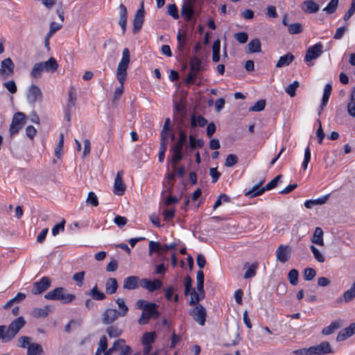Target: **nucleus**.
<instances>
[{"label": "nucleus", "mask_w": 355, "mask_h": 355, "mask_svg": "<svg viewBox=\"0 0 355 355\" xmlns=\"http://www.w3.org/2000/svg\"><path fill=\"white\" fill-rule=\"evenodd\" d=\"M298 277H299V273L296 269L291 270L288 275V278L289 279L290 283L294 286L297 284Z\"/></svg>", "instance_id": "obj_49"}, {"label": "nucleus", "mask_w": 355, "mask_h": 355, "mask_svg": "<svg viewBox=\"0 0 355 355\" xmlns=\"http://www.w3.org/2000/svg\"><path fill=\"white\" fill-rule=\"evenodd\" d=\"M118 288V283L115 278H109L105 284V291L107 294H114Z\"/></svg>", "instance_id": "obj_30"}, {"label": "nucleus", "mask_w": 355, "mask_h": 355, "mask_svg": "<svg viewBox=\"0 0 355 355\" xmlns=\"http://www.w3.org/2000/svg\"><path fill=\"white\" fill-rule=\"evenodd\" d=\"M189 314L193 317L200 325L203 326L205 322L207 311L205 307L198 304L196 306L189 311Z\"/></svg>", "instance_id": "obj_5"}, {"label": "nucleus", "mask_w": 355, "mask_h": 355, "mask_svg": "<svg viewBox=\"0 0 355 355\" xmlns=\"http://www.w3.org/2000/svg\"><path fill=\"white\" fill-rule=\"evenodd\" d=\"M45 71L53 72L57 70L58 64L53 58H49L46 62H42Z\"/></svg>", "instance_id": "obj_37"}, {"label": "nucleus", "mask_w": 355, "mask_h": 355, "mask_svg": "<svg viewBox=\"0 0 355 355\" xmlns=\"http://www.w3.org/2000/svg\"><path fill=\"white\" fill-rule=\"evenodd\" d=\"M150 318H151V316L149 315V312L146 311V308L145 310L143 311V313L139 319L138 322L141 325L146 324L148 322Z\"/></svg>", "instance_id": "obj_64"}, {"label": "nucleus", "mask_w": 355, "mask_h": 355, "mask_svg": "<svg viewBox=\"0 0 355 355\" xmlns=\"http://www.w3.org/2000/svg\"><path fill=\"white\" fill-rule=\"evenodd\" d=\"M167 14L175 19H178L179 18L178 10L175 4L172 3L168 5Z\"/></svg>", "instance_id": "obj_52"}, {"label": "nucleus", "mask_w": 355, "mask_h": 355, "mask_svg": "<svg viewBox=\"0 0 355 355\" xmlns=\"http://www.w3.org/2000/svg\"><path fill=\"white\" fill-rule=\"evenodd\" d=\"M65 220L62 219V221L55 225L51 230L53 236H57L60 232H62L64 230Z\"/></svg>", "instance_id": "obj_55"}, {"label": "nucleus", "mask_w": 355, "mask_h": 355, "mask_svg": "<svg viewBox=\"0 0 355 355\" xmlns=\"http://www.w3.org/2000/svg\"><path fill=\"white\" fill-rule=\"evenodd\" d=\"M44 297L51 300H60L64 304H67L75 299V295L67 293L64 288L58 287L46 293Z\"/></svg>", "instance_id": "obj_3"}, {"label": "nucleus", "mask_w": 355, "mask_h": 355, "mask_svg": "<svg viewBox=\"0 0 355 355\" xmlns=\"http://www.w3.org/2000/svg\"><path fill=\"white\" fill-rule=\"evenodd\" d=\"M145 10L144 3L140 5V8L137 10L133 19V33L136 34L140 31L144 21Z\"/></svg>", "instance_id": "obj_7"}, {"label": "nucleus", "mask_w": 355, "mask_h": 355, "mask_svg": "<svg viewBox=\"0 0 355 355\" xmlns=\"http://www.w3.org/2000/svg\"><path fill=\"white\" fill-rule=\"evenodd\" d=\"M311 160V150H310V148L309 146H307L304 150V161L302 162V167L304 170H306L307 168V166H308V164H309V162H310Z\"/></svg>", "instance_id": "obj_60"}, {"label": "nucleus", "mask_w": 355, "mask_h": 355, "mask_svg": "<svg viewBox=\"0 0 355 355\" xmlns=\"http://www.w3.org/2000/svg\"><path fill=\"white\" fill-rule=\"evenodd\" d=\"M295 59V56L291 53H288L287 54L282 55L279 58V60L276 63L277 68H281L285 66H288Z\"/></svg>", "instance_id": "obj_23"}, {"label": "nucleus", "mask_w": 355, "mask_h": 355, "mask_svg": "<svg viewBox=\"0 0 355 355\" xmlns=\"http://www.w3.org/2000/svg\"><path fill=\"white\" fill-rule=\"evenodd\" d=\"M331 345L329 342L324 341L318 345L309 347V354L324 355L334 353Z\"/></svg>", "instance_id": "obj_10"}, {"label": "nucleus", "mask_w": 355, "mask_h": 355, "mask_svg": "<svg viewBox=\"0 0 355 355\" xmlns=\"http://www.w3.org/2000/svg\"><path fill=\"white\" fill-rule=\"evenodd\" d=\"M322 53L323 45L320 42H318L307 49L304 60L306 62H310L311 60L319 58Z\"/></svg>", "instance_id": "obj_9"}, {"label": "nucleus", "mask_w": 355, "mask_h": 355, "mask_svg": "<svg viewBox=\"0 0 355 355\" xmlns=\"http://www.w3.org/2000/svg\"><path fill=\"white\" fill-rule=\"evenodd\" d=\"M355 298V282L352 284L351 288L347 290L342 297L337 299L336 302L341 304L343 302H349Z\"/></svg>", "instance_id": "obj_19"}, {"label": "nucleus", "mask_w": 355, "mask_h": 355, "mask_svg": "<svg viewBox=\"0 0 355 355\" xmlns=\"http://www.w3.org/2000/svg\"><path fill=\"white\" fill-rule=\"evenodd\" d=\"M119 24L121 27L122 33H125L127 28L128 11L126 7L123 3L119 5Z\"/></svg>", "instance_id": "obj_18"}, {"label": "nucleus", "mask_w": 355, "mask_h": 355, "mask_svg": "<svg viewBox=\"0 0 355 355\" xmlns=\"http://www.w3.org/2000/svg\"><path fill=\"white\" fill-rule=\"evenodd\" d=\"M247 53H254L261 52V42L259 39L255 38L252 40L247 45Z\"/></svg>", "instance_id": "obj_24"}, {"label": "nucleus", "mask_w": 355, "mask_h": 355, "mask_svg": "<svg viewBox=\"0 0 355 355\" xmlns=\"http://www.w3.org/2000/svg\"><path fill=\"white\" fill-rule=\"evenodd\" d=\"M323 230L321 227H317L315 229V231L313 232V234L312 235L311 238V241L316 244L318 245L323 246L324 245V239H323Z\"/></svg>", "instance_id": "obj_21"}, {"label": "nucleus", "mask_w": 355, "mask_h": 355, "mask_svg": "<svg viewBox=\"0 0 355 355\" xmlns=\"http://www.w3.org/2000/svg\"><path fill=\"white\" fill-rule=\"evenodd\" d=\"M26 321L23 317H19L12 321L8 328L6 326H0V339L3 342H8L13 338L21 329L24 327Z\"/></svg>", "instance_id": "obj_2"}, {"label": "nucleus", "mask_w": 355, "mask_h": 355, "mask_svg": "<svg viewBox=\"0 0 355 355\" xmlns=\"http://www.w3.org/2000/svg\"><path fill=\"white\" fill-rule=\"evenodd\" d=\"M27 101L29 103H35L37 101H41L42 98V92L40 87L37 85H32L27 92Z\"/></svg>", "instance_id": "obj_12"}, {"label": "nucleus", "mask_w": 355, "mask_h": 355, "mask_svg": "<svg viewBox=\"0 0 355 355\" xmlns=\"http://www.w3.org/2000/svg\"><path fill=\"white\" fill-rule=\"evenodd\" d=\"M63 144H64V135L63 134L60 135V140L59 142L55 149V156L60 159L61 157L62 150H63Z\"/></svg>", "instance_id": "obj_47"}, {"label": "nucleus", "mask_w": 355, "mask_h": 355, "mask_svg": "<svg viewBox=\"0 0 355 355\" xmlns=\"http://www.w3.org/2000/svg\"><path fill=\"white\" fill-rule=\"evenodd\" d=\"M203 297H202V293H197L196 291H195V289H193L191 292V299H190L189 304L190 305L198 304V302L200 300H201Z\"/></svg>", "instance_id": "obj_51"}, {"label": "nucleus", "mask_w": 355, "mask_h": 355, "mask_svg": "<svg viewBox=\"0 0 355 355\" xmlns=\"http://www.w3.org/2000/svg\"><path fill=\"white\" fill-rule=\"evenodd\" d=\"M187 133L184 131L181 130L179 132V138H178V141H176V143L175 144H173L171 148L182 150L183 146L187 141Z\"/></svg>", "instance_id": "obj_36"}, {"label": "nucleus", "mask_w": 355, "mask_h": 355, "mask_svg": "<svg viewBox=\"0 0 355 355\" xmlns=\"http://www.w3.org/2000/svg\"><path fill=\"white\" fill-rule=\"evenodd\" d=\"M329 195H325L314 200H308L304 202V206L307 209H311L315 205H322L324 204L329 198Z\"/></svg>", "instance_id": "obj_27"}, {"label": "nucleus", "mask_w": 355, "mask_h": 355, "mask_svg": "<svg viewBox=\"0 0 355 355\" xmlns=\"http://www.w3.org/2000/svg\"><path fill=\"white\" fill-rule=\"evenodd\" d=\"M119 343H114L113 345L107 349V337L103 335L100 338V340L98 343V347L97 348L95 355H101L103 352V355H112L114 351H116V345H117Z\"/></svg>", "instance_id": "obj_8"}, {"label": "nucleus", "mask_w": 355, "mask_h": 355, "mask_svg": "<svg viewBox=\"0 0 355 355\" xmlns=\"http://www.w3.org/2000/svg\"><path fill=\"white\" fill-rule=\"evenodd\" d=\"M201 60L197 57H193L189 62L190 72L186 79L187 84H192L195 81L198 73L201 71Z\"/></svg>", "instance_id": "obj_4"}, {"label": "nucleus", "mask_w": 355, "mask_h": 355, "mask_svg": "<svg viewBox=\"0 0 355 355\" xmlns=\"http://www.w3.org/2000/svg\"><path fill=\"white\" fill-rule=\"evenodd\" d=\"M310 249L313 254L314 258L320 263L324 261V257L323 254L317 249L314 245H311Z\"/></svg>", "instance_id": "obj_58"}, {"label": "nucleus", "mask_w": 355, "mask_h": 355, "mask_svg": "<svg viewBox=\"0 0 355 355\" xmlns=\"http://www.w3.org/2000/svg\"><path fill=\"white\" fill-rule=\"evenodd\" d=\"M155 338L156 334L155 332L145 333L142 337V344L150 345L155 341Z\"/></svg>", "instance_id": "obj_46"}, {"label": "nucleus", "mask_w": 355, "mask_h": 355, "mask_svg": "<svg viewBox=\"0 0 355 355\" xmlns=\"http://www.w3.org/2000/svg\"><path fill=\"white\" fill-rule=\"evenodd\" d=\"M122 171H119L114 179V193L118 196H122L126 189V186L122 180Z\"/></svg>", "instance_id": "obj_15"}, {"label": "nucleus", "mask_w": 355, "mask_h": 355, "mask_svg": "<svg viewBox=\"0 0 355 355\" xmlns=\"http://www.w3.org/2000/svg\"><path fill=\"white\" fill-rule=\"evenodd\" d=\"M130 60V51L128 49L125 48L123 50L122 58L118 65L116 77L120 83V86L116 88L114 94L113 101H117L123 94V84L127 77V69Z\"/></svg>", "instance_id": "obj_1"}, {"label": "nucleus", "mask_w": 355, "mask_h": 355, "mask_svg": "<svg viewBox=\"0 0 355 355\" xmlns=\"http://www.w3.org/2000/svg\"><path fill=\"white\" fill-rule=\"evenodd\" d=\"M266 107V101L259 100L254 105L249 108L250 112H260L264 110Z\"/></svg>", "instance_id": "obj_53"}, {"label": "nucleus", "mask_w": 355, "mask_h": 355, "mask_svg": "<svg viewBox=\"0 0 355 355\" xmlns=\"http://www.w3.org/2000/svg\"><path fill=\"white\" fill-rule=\"evenodd\" d=\"M353 335V331L351 330V328L347 327L342 329L338 334L336 340L337 341H343L346 340L347 338L350 337Z\"/></svg>", "instance_id": "obj_40"}, {"label": "nucleus", "mask_w": 355, "mask_h": 355, "mask_svg": "<svg viewBox=\"0 0 355 355\" xmlns=\"http://www.w3.org/2000/svg\"><path fill=\"white\" fill-rule=\"evenodd\" d=\"M288 31L291 35L299 34L302 32V26L300 23L291 24L288 26Z\"/></svg>", "instance_id": "obj_48"}, {"label": "nucleus", "mask_w": 355, "mask_h": 355, "mask_svg": "<svg viewBox=\"0 0 355 355\" xmlns=\"http://www.w3.org/2000/svg\"><path fill=\"white\" fill-rule=\"evenodd\" d=\"M220 41L219 39H217L214 41L212 46V61L214 62H218L220 60Z\"/></svg>", "instance_id": "obj_33"}, {"label": "nucleus", "mask_w": 355, "mask_h": 355, "mask_svg": "<svg viewBox=\"0 0 355 355\" xmlns=\"http://www.w3.org/2000/svg\"><path fill=\"white\" fill-rule=\"evenodd\" d=\"M90 295L95 300H103L106 297L105 294L99 291L96 286L90 290Z\"/></svg>", "instance_id": "obj_42"}, {"label": "nucleus", "mask_w": 355, "mask_h": 355, "mask_svg": "<svg viewBox=\"0 0 355 355\" xmlns=\"http://www.w3.org/2000/svg\"><path fill=\"white\" fill-rule=\"evenodd\" d=\"M173 155L171 156V162L173 169L176 170V164L183 158L182 150L171 148Z\"/></svg>", "instance_id": "obj_29"}, {"label": "nucleus", "mask_w": 355, "mask_h": 355, "mask_svg": "<svg viewBox=\"0 0 355 355\" xmlns=\"http://www.w3.org/2000/svg\"><path fill=\"white\" fill-rule=\"evenodd\" d=\"M342 326L343 322L341 320H336L332 322L329 326L323 328V329L322 330V334L323 335H330Z\"/></svg>", "instance_id": "obj_25"}, {"label": "nucleus", "mask_w": 355, "mask_h": 355, "mask_svg": "<svg viewBox=\"0 0 355 355\" xmlns=\"http://www.w3.org/2000/svg\"><path fill=\"white\" fill-rule=\"evenodd\" d=\"M14 63L9 58L4 59L1 64L0 74L7 78L12 75L14 71Z\"/></svg>", "instance_id": "obj_16"}, {"label": "nucleus", "mask_w": 355, "mask_h": 355, "mask_svg": "<svg viewBox=\"0 0 355 355\" xmlns=\"http://www.w3.org/2000/svg\"><path fill=\"white\" fill-rule=\"evenodd\" d=\"M197 290L199 293H202L204 297V273L201 270L197 272Z\"/></svg>", "instance_id": "obj_38"}, {"label": "nucleus", "mask_w": 355, "mask_h": 355, "mask_svg": "<svg viewBox=\"0 0 355 355\" xmlns=\"http://www.w3.org/2000/svg\"><path fill=\"white\" fill-rule=\"evenodd\" d=\"M26 116L22 112H17L14 114L12 123L9 128V132L11 135L17 134L20 129H21Z\"/></svg>", "instance_id": "obj_6"}, {"label": "nucleus", "mask_w": 355, "mask_h": 355, "mask_svg": "<svg viewBox=\"0 0 355 355\" xmlns=\"http://www.w3.org/2000/svg\"><path fill=\"white\" fill-rule=\"evenodd\" d=\"M119 316L116 309H107L103 314L102 320L104 324H109L114 322Z\"/></svg>", "instance_id": "obj_17"}, {"label": "nucleus", "mask_w": 355, "mask_h": 355, "mask_svg": "<svg viewBox=\"0 0 355 355\" xmlns=\"http://www.w3.org/2000/svg\"><path fill=\"white\" fill-rule=\"evenodd\" d=\"M207 123V120L202 116L192 114L191 116V127L194 128L196 126L204 127Z\"/></svg>", "instance_id": "obj_28"}, {"label": "nucleus", "mask_w": 355, "mask_h": 355, "mask_svg": "<svg viewBox=\"0 0 355 355\" xmlns=\"http://www.w3.org/2000/svg\"><path fill=\"white\" fill-rule=\"evenodd\" d=\"M332 90L331 85L328 83L324 86V94L320 105L321 110L327 105Z\"/></svg>", "instance_id": "obj_34"}, {"label": "nucleus", "mask_w": 355, "mask_h": 355, "mask_svg": "<svg viewBox=\"0 0 355 355\" xmlns=\"http://www.w3.org/2000/svg\"><path fill=\"white\" fill-rule=\"evenodd\" d=\"M195 0H186L181 8V15L187 21H190L194 14L193 6Z\"/></svg>", "instance_id": "obj_13"}, {"label": "nucleus", "mask_w": 355, "mask_h": 355, "mask_svg": "<svg viewBox=\"0 0 355 355\" xmlns=\"http://www.w3.org/2000/svg\"><path fill=\"white\" fill-rule=\"evenodd\" d=\"M50 285V279L46 277H43L39 282L34 283L32 293L35 295L40 294L47 290Z\"/></svg>", "instance_id": "obj_14"}, {"label": "nucleus", "mask_w": 355, "mask_h": 355, "mask_svg": "<svg viewBox=\"0 0 355 355\" xmlns=\"http://www.w3.org/2000/svg\"><path fill=\"white\" fill-rule=\"evenodd\" d=\"M305 8L303 10L309 13H315L319 10V5L313 0H306L303 2Z\"/></svg>", "instance_id": "obj_31"}, {"label": "nucleus", "mask_w": 355, "mask_h": 355, "mask_svg": "<svg viewBox=\"0 0 355 355\" xmlns=\"http://www.w3.org/2000/svg\"><path fill=\"white\" fill-rule=\"evenodd\" d=\"M292 248L288 245H280L276 250L277 260L281 263H286L291 258Z\"/></svg>", "instance_id": "obj_11"}, {"label": "nucleus", "mask_w": 355, "mask_h": 355, "mask_svg": "<svg viewBox=\"0 0 355 355\" xmlns=\"http://www.w3.org/2000/svg\"><path fill=\"white\" fill-rule=\"evenodd\" d=\"M42 62L36 63L31 72V75L34 78H39L41 77L42 73L44 71H45L44 67L43 66Z\"/></svg>", "instance_id": "obj_35"}, {"label": "nucleus", "mask_w": 355, "mask_h": 355, "mask_svg": "<svg viewBox=\"0 0 355 355\" xmlns=\"http://www.w3.org/2000/svg\"><path fill=\"white\" fill-rule=\"evenodd\" d=\"M50 311V307L49 306H46L44 308H35L33 309L31 312V315L34 318H46Z\"/></svg>", "instance_id": "obj_32"}, {"label": "nucleus", "mask_w": 355, "mask_h": 355, "mask_svg": "<svg viewBox=\"0 0 355 355\" xmlns=\"http://www.w3.org/2000/svg\"><path fill=\"white\" fill-rule=\"evenodd\" d=\"M311 160V150H310V148L309 146H307L304 150V161L302 162V167L304 170H306L307 168V166H308V164H309V162H310Z\"/></svg>", "instance_id": "obj_61"}, {"label": "nucleus", "mask_w": 355, "mask_h": 355, "mask_svg": "<svg viewBox=\"0 0 355 355\" xmlns=\"http://www.w3.org/2000/svg\"><path fill=\"white\" fill-rule=\"evenodd\" d=\"M178 40V48L180 50H182L186 43V35L184 34L178 32L177 35Z\"/></svg>", "instance_id": "obj_63"}, {"label": "nucleus", "mask_w": 355, "mask_h": 355, "mask_svg": "<svg viewBox=\"0 0 355 355\" xmlns=\"http://www.w3.org/2000/svg\"><path fill=\"white\" fill-rule=\"evenodd\" d=\"M234 38L241 44H245L248 42V35L245 32L237 33L234 35Z\"/></svg>", "instance_id": "obj_62"}, {"label": "nucleus", "mask_w": 355, "mask_h": 355, "mask_svg": "<svg viewBox=\"0 0 355 355\" xmlns=\"http://www.w3.org/2000/svg\"><path fill=\"white\" fill-rule=\"evenodd\" d=\"M316 275V272L313 268H306L304 270L303 277L306 281L312 280Z\"/></svg>", "instance_id": "obj_54"}, {"label": "nucleus", "mask_w": 355, "mask_h": 355, "mask_svg": "<svg viewBox=\"0 0 355 355\" xmlns=\"http://www.w3.org/2000/svg\"><path fill=\"white\" fill-rule=\"evenodd\" d=\"M153 252H162V245L158 242L150 241L149 242V253L151 254Z\"/></svg>", "instance_id": "obj_59"}, {"label": "nucleus", "mask_w": 355, "mask_h": 355, "mask_svg": "<svg viewBox=\"0 0 355 355\" xmlns=\"http://www.w3.org/2000/svg\"><path fill=\"white\" fill-rule=\"evenodd\" d=\"M162 284L159 279H155L153 282L147 279H143L141 281V286L149 291L153 292L161 288Z\"/></svg>", "instance_id": "obj_20"}, {"label": "nucleus", "mask_w": 355, "mask_h": 355, "mask_svg": "<svg viewBox=\"0 0 355 355\" xmlns=\"http://www.w3.org/2000/svg\"><path fill=\"white\" fill-rule=\"evenodd\" d=\"M158 305L155 303H150L147 305L146 311L149 312V315L151 318L156 319L159 316V312L157 311Z\"/></svg>", "instance_id": "obj_43"}, {"label": "nucleus", "mask_w": 355, "mask_h": 355, "mask_svg": "<svg viewBox=\"0 0 355 355\" xmlns=\"http://www.w3.org/2000/svg\"><path fill=\"white\" fill-rule=\"evenodd\" d=\"M263 181L260 182L258 184L254 186L252 189L246 191L245 196L253 198L261 195L262 193H259V192H261L260 190L261 188H260V186L263 184Z\"/></svg>", "instance_id": "obj_44"}, {"label": "nucleus", "mask_w": 355, "mask_h": 355, "mask_svg": "<svg viewBox=\"0 0 355 355\" xmlns=\"http://www.w3.org/2000/svg\"><path fill=\"white\" fill-rule=\"evenodd\" d=\"M106 331L110 337L116 338L119 337L122 334V329L116 326H110L107 328Z\"/></svg>", "instance_id": "obj_45"}, {"label": "nucleus", "mask_w": 355, "mask_h": 355, "mask_svg": "<svg viewBox=\"0 0 355 355\" xmlns=\"http://www.w3.org/2000/svg\"><path fill=\"white\" fill-rule=\"evenodd\" d=\"M44 352L42 346L37 343H33L27 347L28 355H42Z\"/></svg>", "instance_id": "obj_26"}, {"label": "nucleus", "mask_w": 355, "mask_h": 355, "mask_svg": "<svg viewBox=\"0 0 355 355\" xmlns=\"http://www.w3.org/2000/svg\"><path fill=\"white\" fill-rule=\"evenodd\" d=\"M116 302L118 304L119 311H117V312L119 313V316H125L128 311V307L125 305L123 299L118 298L116 300Z\"/></svg>", "instance_id": "obj_39"}, {"label": "nucleus", "mask_w": 355, "mask_h": 355, "mask_svg": "<svg viewBox=\"0 0 355 355\" xmlns=\"http://www.w3.org/2000/svg\"><path fill=\"white\" fill-rule=\"evenodd\" d=\"M238 162V157L236 155L230 154L227 156L225 166L227 167H232Z\"/></svg>", "instance_id": "obj_56"}, {"label": "nucleus", "mask_w": 355, "mask_h": 355, "mask_svg": "<svg viewBox=\"0 0 355 355\" xmlns=\"http://www.w3.org/2000/svg\"><path fill=\"white\" fill-rule=\"evenodd\" d=\"M282 178V175H278L274 179H272L270 182H268L264 187H262L260 190L261 192L259 193H263L266 190H270L275 188L280 179Z\"/></svg>", "instance_id": "obj_41"}, {"label": "nucleus", "mask_w": 355, "mask_h": 355, "mask_svg": "<svg viewBox=\"0 0 355 355\" xmlns=\"http://www.w3.org/2000/svg\"><path fill=\"white\" fill-rule=\"evenodd\" d=\"M338 1L339 0H331L323 9V11L326 12L327 14L334 13L338 7Z\"/></svg>", "instance_id": "obj_50"}, {"label": "nucleus", "mask_w": 355, "mask_h": 355, "mask_svg": "<svg viewBox=\"0 0 355 355\" xmlns=\"http://www.w3.org/2000/svg\"><path fill=\"white\" fill-rule=\"evenodd\" d=\"M300 86V84L297 81H294L292 84L289 85L286 88V92L291 97L295 96V91L297 88Z\"/></svg>", "instance_id": "obj_57"}, {"label": "nucleus", "mask_w": 355, "mask_h": 355, "mask_svg": "<svg viewBox=\"0 0 355 355\" xmlns=\"http://www.w3.org/2000/svg\"><path fill=\"white\" fill-rule=\"evenodd\" d=\"M139 287V277L137 276H130L123 281V288L125 289L133 290Z\"/></svg>", "instance_id": "obj_22"}]
</instances>
